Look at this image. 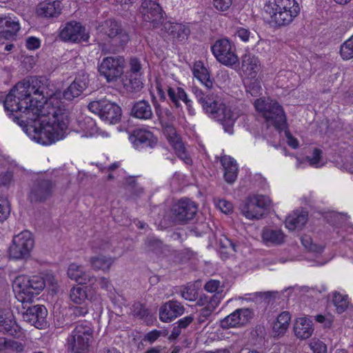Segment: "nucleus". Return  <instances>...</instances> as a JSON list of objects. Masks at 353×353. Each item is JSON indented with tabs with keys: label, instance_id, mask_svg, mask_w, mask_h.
<instances>
[{
	"label": "nucleus",
	"instance_id": "obj_10",
	"mask_svg": "<svg viewBox=\"0 0 353 353\" xmlns=\"http://www.w3.org/2000/svg\"><path fill=\"white\" fill-rule=\"evenodd\" d=\"M34 245L32 234L23 230L14 235L8 248L9 257L13 260H26L30 256V252Z\"/></svg>",
	"mask_w": 353,
	"mask_h": 353
},
{
	"label": "nucleus",
	"instance_id": "obj_42",
	"mask_svg": "<svg viewBox=\"0 0 353 353\" xmlns=\"http://www.w3.org/2000/svg\"><path fill=\"white\" fill-rule=\"evenodd\" d=\"M340 53L344 60L353 58V35L341 45Z\"/></svg>",
	"mask_w": 353,
	"mask_h": 353
},
{
	"label": "nucleus",
	"instance_id": "obj_56",
	"mask_svg": "<svg viewBox=\"0 0 353 353\" xmlns=\"http://www.w3.org/2000/svg\"><path fill=\"white\" fill-rule=\"evenodd\" d=\"M42 274V277L44 281V288L48 285L52 287V289L54 290L57 288V281L54 276L52 274Z\"/></svg>",
	"mask_w": 353,
	"mask_h": 353
},
{
	"label": "nucleus",
	"instance_id": "obj_32",
	"mask_svg": "<svg viewBox=\"0 0 353 353\" xmlns=\"http://www.w3.org/2000/svg\"><path fill=\"white\" fill-rule=\"evenodd\" d=\"M130 114L140 119L147 120L152 119V111L150 104L145 100L136 102L131 109Z\"/></svg>",
	"mask_w": 353,
	"mask_h": 353
},
{
	"label": "nucleus",
	"instance_id": "obj_55",
	"mask_svg": "<svg viewBox=\"0 0 353 353\" xmlns=\"http://www.w3.org/2000/svg\"><path fill=\"white\" fill-rule=\"evenodd\" d=\"M232 0H213L214 8L219 11L227 10L232 5Z\"/></svg>",
	"mask_w": 353,
	"mask_h": 353
},
{
	"label": "nucleus",
	"instance_id": "obj_27",
	"mask_svg": "<svg viewBox=\"0 0 353 353\" xmlns=\"http://www.w3.org/2000/svg\"><path fill=\"white\" fill-rule=\"evenodd\" d=\"M261 238L265 245L277 246L284 243L285 235L281 230L265 228L262 231Z\"/></svg>",
	"mask_w": 353,
	"mask_h": 353
},
{
	"label": "nucleus",
	"instance_id": "obj_36",
	"mask_svg": "<svg viewBox=\"0 0 353 353\" xmlns=\"http://www.w3.org/2000/svg\"><path fill=\"white\" fill-rule=\"evenodd\" d=\"M307 221V214L306 212L301 213L294 212L289 215L285 219V226L290 230L302 229Z\"/></svg>",
	"mask_w": 353,
	"mask_h": 353
},
{
	"label": "nucleus",
	"instance_id": "obj_17",
	"mask_svg": "<svg viewBox=\"0 0 353 353\" xmlns=\"http://www.w3.org/2000/svg\"><path fill=\"white\" fill-rule=\"evenodd\" d=\"M26 310L22 312V316L24 321L30 323L38 329H43L47 325L46 317L48 310L43 305H35L32 306H23Z\"/></svg>",
	"mask_w": 353,
	"mask_h": 353
},
{
	"label": "nucleus",
	"instance_id": "obj_58",
	"mask_svg": "<svg viewBox=\"0 0 353 353\" xmlns=\"http://www.w3.org/2000/svg\"><path fill=\"white\" fill-rule=\"evenodd\" d=\"M41 41L34 37H28L26 40V46L28 50H34L40 47Z\"/></svg>",
	"mask_w": 353,
	"mask_h": 353
},
{
	"label": "nucleus",
	"instance_id": "obj_31",
	"mask_svg": "<svg viewBox=\"0 0 353 353\" xmlns=\"http://www.w3.org/2000/svg\"><path fill=\"white\" fill-rule=\"evenodd\" d=\"M221 163L224 168V178L228 183H233L237 177L238 168L236 161L229 156L221 158Z\"/></svg>",
	"mask_w": 353,
	"mask_h": 353
},
{
	"label": "nucleus",
	"instance_id": "obj_44",
	"mask_svg": "<svg viewBox=\"0 0 353 353\" xmlns=\"http://www.w3.org/2000/svg\"><path fill=\"white\" fill-rule=\"evenodd\" d=\"M216 299V303H219L221 301V294L218 293H215L212 296H208L206 294H201L199 297V299L197 300L196 305L200 306H208V305H210L211 302H212V300H214Z\"/></svg>",
	"mask_w": 353,
	"mask_h": 353
},
{
	"label": "nucleus",
	"instance_id": "obj_41",
	"mask_svg": "<svg viewBox=\"0 0 353 353\" xmlns=\"http://www.w3.org/2000/svg\"><path fill=\"white\" fill-rule=\"evenodd\" d=\"M87 297L88 294L85 288L79 286H75L71 288L70 292V298L73 303L77 305H81L84 303Z\"/></svg>",
	"mask_w": 353,
	"mask_h": 353
},
{
	"label": "nucleus",
	"instance_id": "obj_57",
	"mask_svg": "<svg viewBox=\"0 0 353 353\" xmlns=\"http://www.w3.org/2000/svg\"><path fill=\"white\" fill-rule=\"evenodd\" d=\"M220 248L228 250V251L236 252V244L230 239L224 237L220 240Z\"/></svg>",
	"mask_w": 353,
	"mask_h": 353
},
{
	"label": "nucleus",
	"instance_id": "obj_23",
	"mask_svg": "<svg viewBox=\"0 0 353 353\" xmlns=\"http://www.w3.org/2000/svg\"><path fill=\"white\" fill-rule=\"evenodd\" d=\"M89 84L88 75L83 74L77 77L70 85L62 93L63 98L67 101H72L79 97L88 88Z\"/></svg>",
	"mask_w": 353,
	"mask_h": 353
},
{
	"label": "nucleus",
	"instance_id": "obj_3",
	"mask_svg": "<svg viewBox=\"0 0 353 353\" xmlns=\"http://www.w3.org/2000/svg\"><path fill=\"white\" fill-rule=\"evenodd\" d=\"M192 91L203 111L212 119L220 121L226 132L232 134L234 123L237 118L236 114L221 102L218 96L211 94L208 91L204 92L196 85L192 87Z\"/></svg>",
	"mask_w": 353,
	"mask_h": 353
},
{
	"label": "nucleus",
	"instance_id": "obj_4",
	"mask_svg": "<svg viewBox=\"0 0 353 353\" xmlns=\"http://www.w3.org/2000/svg\"><path fill=\"white\" fill-rule=\"evenodd\" d=\"M99 34L105 37L99 46L103 54H116L124 50L130 41V35L120 21L113 19L101 22L97 28Z\"/></svg>",
	"mask_w": 353,
	"mask_h": 353
},
{
	"label": "nucleus",
	"instance_id": "obj_47",
	"mask_svg": "<svg viewBox=\"0 0 353 353\" xmlns=\"http://www.w3.org/2000/svg\"><path fill=\"white\" fill-rule=\"evenodd\" d=\"M82 130L86 132L92 134L96 131V123L90 117H85L81 121Z\"/></svg>",
	"mask_w": 353,
	"mask_h": 353
},
{
	"label": "nucleus",
	"instance_id": "obj_28",
	"mask_svg": "<svg viewBox=\"0 0 353 353\" xmlns=\"http://www.w3.org/2000/svg\"><path fill=\"white\" fill-rule=\"evenodd\" d=\"M0 332L19 338L22 334L20 326L12 319L4 316L0 310Z\"/></svg>",
	"mask_w": 353,
	"mask_h": 353
},
{
	"label": "nucleus",
	"instance_id": "obj_16",
	"mask_svg": "<svg viewBox=\"0 0 353 353\" xmlns=\"http://www.w3.org/2000/svg\"><path fill=\"white\" fill-rule=\"evenodd\" d=\"M217 61L226 66H232L239 63L234 46L227 39L217 40L211 47Z\"/></svg>",
	"mask_w": 353,
	"mask_h": 353
},
{
	"label": "nucleus",
	"instance_id": "obj_12",
	"mask_svg": "<svg viewBox=\"0 0 353 353\" xmlns=\"http://www.w3.org/2000/svg\"><path fill=\"white\" fill-rule=\"evenodd\" d=\"M88 109L98 114L105 122L113 124L119 122L121 117V109L115 103H112L106 99L91 101Z\"/></svg>",
	"mask_w": 353,
	"mask_h": 353
},
{
	"label": "nucleus",
	"instance_id": "obj_35",
	"mask_svg": "<svg viewBox=\"0 0 353 353\" xmlns=\"http://www.w3.org/2000/svg\"><path fill=\"white\" fill-rule=\"evenodd\" d=\"M290 320L291 315L289 312L285 311L281 312L273 324L272 330L274 336H283L289 327Z\"/></svg>",
	"mask_w": 353,
	"mask_h": 353
},
{
	"label": "nucleus",
	"instance_id": "obj_13",
	"mask_svg": "<svg viewBox=\"0 0 353 353\" xmlns=\"http://www.w3.org/2000/svg\"><path fill=\"white\" fill-rule=\"evenodd\" d=\"M197 212L198 205L190 199L183 198L172 205L171 217L176 223L186 224L195 218Z\"/></svg>",
	"mask_w": 353,
	"mask_h": 353
},
{
	"label": "nucleus",
	"instance_id": "obj_29",
	"mask_svg": "<svg viewBox=\"0 0 353 353\" xmlns=\"http://www.w3.org/2000/svg\"><path fill=\"white\" fill-rule=\"evenodd\" d=\"M61 2L59 1L42 2L37 6V14L41 17H56L61 13Z\"/></svg>",
	"mask_w": 353,
	"mask_h": 353
},
{
	"label": "nucleus",
	"instance_id": "obj_24",
	"mask_svg": "<svg viewBox=\"0 0 353 353\" xmlns=\"http://www.w3.org/2000/svg\"><path fill=\"white\" fill-rule=\"evenodd\" d=\"M184 312L185 307L179 301L170 300L161 306L159 318L161 321L168 323L181 316Z\"/></svg>",
	"mask_w": 353,
	"mask_h": 353
},
{
	"label": "nucleus",
	"instance_id": "obj_40",
	"mask_svg": "<svg viewBox=\"0 0 353 353\" xmlns=\"http://www.w3.org/2000/svg\"><path fill=\"white\" fill-rule=\"evenodd\" d=\"M145 250L146 252L160 254L163 252V242L155 237H148L145 241Z\"/></svg>",
	"mask_w": 353,
	"mask_h": 353
},
{
	"label": "nucleus",
	"instance_id": "obj_2",
	"mask_svg": "<svg viewBox=\"0 0 353 353\" xmlns=\"http://www.w3.org/2000/svg\"><path fill=\"white\" fill-rule=\"evenodd\" d=\"M48 79L45 77H31L18 82L6 95L3 107L8 114L19 125L25 121L21 119H35L42 106L40 99L33 95L42 97L41 99L53 97L52 92H49Z\"/></svg>",
	"mask_w": 353,
	"mask_h": 353
},
{
	"label": "nucleus",
	"instance_id": "obj_54",
	"mask_svg": "<svg viewBox=\"0 0 353 353\" xmlns=\"http://www.w3.org/2000/svg\"><path fill=\"white\" fill-rule=\"evenodd\" d=\"M321 150L315 148L312 152V157H307L308 161L310 162V164L311 165L318 167L321 160Z\"/></svg>",
	"mask_w": 353,
	"mask_h": 353
},
{
	"label": "nucleus",
	"instance_id": "obj_60",
	"mask_svg": "<svg viewBox=\"0 0 353 353\" xmlns=\"http://www.w3.org/2000/svg\"><path fill=\"white\" fill-rule=\"evenodd\" d=\"M168 95L171 100V101L174 103L176 108H179L181 106L179 103V98H178V91L176 92L175 90L169 87L168 89Z\"/></svg>",
	"mask_w": 353,
	"mask_h": 353
},
{
	"label": "nucleus",
	"instance_id": "obj_25",
	"mask_svg": "<svg viewBox=\"0 0 353 353\" xmlns=\"http://www.w3.org/2000/svg\"><path fill=\"white\" fill-rule=\"evenodd\" d=\"M19 30L20 26L18 21L10 17H0V37L14 40Z\"/></svg>",
	"mask_w": 353,
	"mask_h": 353
},
{
	"label": "nucleus",
	"instance_id": "obj_45",
	"mask_svg": "<svg viewBox=\"0 0 353 353\" xmlns=\"http://www.w3.org/2000/svg\"><path fill=\"white\" fill-rule=\"evenodd\" d=\"M180 294L184 299L190 301H195L197 298L196 292L191 286H182Z\"/></svg>",
	"mask_w": 353,
	"mask_h": 353
},
{
	"label": "nucleus",
	"instance_id": "obj_33",
	"mask_svg": "<svg viewBox=\"0 0 353 353\" xmlns=\"http://www.w3.org/2000/svg\"><path fill=\"white\" fill-rule=\"evenodd\" d=\"M194 76L205 85L207 90L213 86V81L210 79L208 69L203 65L201 61H197L193 67Z\"/></svg>",
	"mask_w": 353,
	"mask_h": 353
},
{
	"label": "nucleus",
	"instance_id": "obj_53",
	"mask_svg": "<svg viewBox=\"0 0 353 353\" xmlns=\"http://www.w3.org/2000/svg\"><path fill=\"white\" fill-rule=\"evenodd\" d=\"M6 350L14 352L16 353H20L23 351L24 345L20 342L13 340H8Z\"/></svg>",
	"mask_w": 353,
	"mask_h": 353
},
{
	"label": "nucleus",
	"instance_id": "obj_15",
	"mask_svg": "<svg viewBox=\"0 0 353 353\" xmlns=\"http://www.w3.org/2000/svg\"><path fill=\"white\" fill-rule=\"evenodd\" d=\"M125 65L122 56L107 57L103 59L99 65V72L108 83L115 82L121 77Z\"/></svg>",
	"mask_w": 353,
	"mask_h": 353
},
{
	"label": "nucleus",
	"instance_id": "obj_34",
	"mask_svg": "<svg viewBox=\"0 0 353 353\" xmlns=\"http://www.w3.org/2000/svg\"><path fill=\"white\" fill-rule=\"evenodd\" d=\"M89 262L94 270H102L106 272L110 270V267L114 263V258L99 254L90 257Z\"/></svg>",
	"mask_w": 353,
	"mask_h": 353
},
{
	"label": "nucleus",
	"instance_id": "obj_50",
	"mask_svg": "<svg viewBox=\"0 0 353 353\" xmlns=\"http://www.w3.org/2000/svg\"><path fill=\"white\" fill-rule=\"evenodd\" d=\"M216 301L215 299L214 300H212V302H211L210 305H208V306H205L204 307L201 308L199 311V315L204 319L209 317L219 304L216 303Z\"/></svg>",
	"mask_w": 353,
	"mask_h": 353
},
{
	"label": "nucleus",
	"instance_id": "obj_59",
	"mask_svg": "<svg viewBox=\"0 0 353 353\" xmlns=\"http://www.w3.org/2000/svg\"><path fill=\"white\" fill-rule=\"evenodd\" d=\"M217 206L225 214H229L230 212H232L233 205L232 203L226 200H219L217 203Z\"/></svg>",
	"mask_w": 353,
	"mask_h": 353
},
{
	"label": "nucleus",
	"instance_id": "obj_48",
	"mask_svg": "<svg viewBox=\"0 0 353 353\" xmlns=\"http://www.w3.org/2000/svg\"><path fill=\"white\" fill-rule=\"evenodd\" d=\"M131 310L134 316L140 319L148 315V310L139 302L134 303L132 306Z\"/></svg>",
	"mask_w": 353,
	"mask_h": 353
},
{
	"label": "nucleus",
	"instance_id": "obj_6",
	"mask_svg": "<svg viewBox=\"0 0 353 353\" xmlns=\"http://www.w3.org/2000/svg\"><path fill=\"white\" fill-rule=\"evenodd\" d=\"M94 339V329L90 322L78 323L67 339V347L72 353H89Z\"/></svg>",
	"mask_w": 353,
	"mask_h": 353
},
{
	"label": "nucleus",
	"instance_id": "obj_39",
	"mask_svg": "<svg viewBox=\"0 0 353 353\" xmlns=\"http://www.w3.org/2000/svg\"><path fill=\"white\" fill-rule=\"evenodd\" d=\"M171 143L177 156L186 163H190L191 162V159L187 154L185 148L181 140L177 137H173L171 139Z\"/></svg>",
	"mask_w": 353,
	"mask_h": 353
},
{
	"label": "nucleus",
	"instance_id": "obj_19",
	"mask_svg": "<svg viewBox=\"0 0 353 353\" xmlns=\"http://www.w3.org/2000/svg\"><path fill=\"white\" fill-rule=\"evenodd\" d=\"M253 312L250 308H239L221 321V326L228 329L248 323L252 318Z\"/></svg>",
	"mask_w": 353,
	"mask_h": 353
},
{
	"label": "nucleus",
	"instance_id": "obj_18",
	"mask_svg": "<svg viewBox=\"0 0 353 353\" xmlns=\"http://www.w3.org/2000/svg\"><path fill=\"white\" fill-rule=\"evenodd\" d=\"M140 12L145 21L152 24L153 28H157L163 23V11L159 3L152 0H143L140 7Z\"/></svg>",
	"mask_w": 353,
	"mask_h": 353
},
{
	"label": "nucleus",
	"instance_id": "obj_26",
	"mask_svg": "<svg viewBox=\"0 0 353 353\" xmlns=\"http://www.w3.org/2000/svg\"><path fill=\"white\" fill-rule=\"evenodd\" d=\"M165 32L177 41H183L188 39L190 34V29L181 23L166 21L163 23V28Z\"/></svg>",
	"mask_w": 353,
	"mask_h": 353
},
{
	"label": "nucleus",
	"instance_id": "obj_38",
	"mask_svg": "<svg viewBox=\"0 0 353 353\" xmlns=\"http://www.w3.org/2000/svg\"><path fill=\"white\" fill-rule=\"evenodd\" d=\"M332 303L336 307V312L339 314L344 312L348 305V297L347 295H343L339 292H333Z\"/></svg>",
	"mask_w": 353,
	"mask_h": 353
},
{
	"label": "nucleus",
	"instance_id": "obj_64",
	"mask_svg": "<svg viewBox=\"0 0 353 353\" xmlns=\"http://www.w3.org/2000/svg\"><path fill=\"white\" fill-rule=\"evenodd\" d=\"M312 349L314 353H327V347L323 342L314 343Z\"/></svg>",
	"mask_w": 353,
	"mask_h": 353
},
{
	"label": "nucleus",
	"instance_id": "obj_9",
	"mask_svg": "<svg viewBox=\"0 0 353 353\" xmlns=\"http://www.w3.org/2000/svg\"><path fill=\"white\" fill-rule=\"evenodd\" d=\"M56 183L46 176L33 177L30 185L28 199L31 203H41L50 199L54 192Z\"/></svg>",
	"mask_w": 353,
	"mask_h": 353
},
{
	"label": "nucleus",
	"instance_id": "obj_30",
	"mask_svg": "<svg viewBox=\"0 0 353 353\" xmlns=\"http://www.w3.org/2000/svg\"><path fill=\"white\" fill-rule=\"evenodd\" d=\"M294 331L295 335L299 339L310 338L314 331L312 321L305 317L297 319L294 325Z\"/></svg>",
	"mask_w": 353,
	"mask_h": 353
},
{
	"label": "nucleus",
	"instance_id": "obj_11",
	"mask_svg": "<svg viewBox=\"0 0 353 353\" xmlns=\"http://www.w3.org/2000/svg\"><path fill=\"white\" fill-rule=\"evenodd\" d=\"M143 68L141 60L137 57H131L129 60L128 69L121 77L124 88L130 92H137L143 87Z\"/></svg>",
	"mask_w": 353,
	"mask_h": 353
},
{
	"label": "nucleus",
	"instance_id": "obj_61",
	"mask_svg": "<svg viewBox=\"0 0 353 353\" xmlns=\"http://www.w3.org/2000/svg\"><path fill=\"white\" fill-rule=\"evenodd\" d=\"M194 316L192 315L185 316L178 321L177 325L183 330L186 329L190 324L194 321Z\"/></svg>",
	"mask_w": 353,
	"mask_h": 353
},
{
	"label": "nucleus",
	"instance_id": "obj_7",
	"mask_svg": "<svg viewBox=\"0 0 353 353\" xmlns=\"http://www.w3.org/2000/svg\"><path fill=\"white\" fill-rule=\"evenodd\" d=\"M256 110L265 119L268 127L272 125L278 131L286 128V117L283 108L275 101L260 98L254 102Z\"/></svg>",
	"mask_w": 353,
	"mask_h": 353
},
{
	"label": "nucleus",
	"instance_id": "obj_63",
	"mask_svg": "<svg viewBox=\"0 0 353 353\" xmlns=\"http://www.w3.org/2000/svg\"><path fill=\"white\" fill-rule=\"evenodd\" d=\"M236 35H237L243 41H248L250 38V32L248 29L240 28L236 30Z\"/></svg>",
	"mask_w": 353,
	"mask_h": 353
},
{
	"label": "nucleus",
	"instance_id": "obj_62",
	"mask_svg": "<svg viewBox=\"0 0 353 353\" xmlns=\"http://www.w3.org/2000/svg\"><path fill=\"white\" fill-rule=\"evenodd\" d=\"M161 335V331L154 330L148 332L144 337V340L149 341L150 343L154 342Z\"/></svg>",
	"mask_w": 353,
	"mask_h": 353
},
{
	"label": "nucleus",
	"instance_id": "obj_20",
	"mask_svg": "<svg viewBox=\"0 0 353 353\" xmlns=\"http://www.w3.org/2000/svg\"><path fill=\"white\" fill-rule=\"evenodd\" d=\"M67 274L70 279L79 285L89 284L91 288H95L97 278L90 272H87L82 265H78L75 263L70 264L67 270Z\"/></svg>",
	"mask_w": 353,
	"mask_h": 353
},
{
	"label": "nucleus",
	"instance_id": "obj_14",
	"mask_svg": "<svg viewBox=\"0 0 353 353\" xmlns=\"http://www.w3.org/2000/svg\"><path fill=\"white\" fill-rule=\"evenodd\" d=\"M270 203L269 198L264 195H252L240 205V210L247 219H259L263 216Z\"/></svg>",
	"mask_w": 353,
	"mask_h": 353
},
{
	"label": "nucleus",
	"instance_id": "obj_5",
	"mask_svg": "<svg viewBox=\"0 0 353 353\" xmlns=\"http://www.w3.org/2000/svg\"><path fill=\"white\" fill-rule=\"evenodd\" d=\"M263 9L276 27L288 26L301 10L296 0H268Z\"/></svg>",
	"mask_w": 353,
	"mask_h": 353
},
{
	"label": "nucleus",
	"instance_id": "obj_49",
	"mask_svg": "<svg viewBox=\"0 0 353 353\" xmlns=\"http://www.w3.org/2000/svg\"><path fill=\"white\" fill-rule=\"evenodd\" d=\"M10 213V208L8 201L4 199H0V222L7 219Z\"/></svg>",
	"mask_w": 353,
	"mask_h": 353
},
{
	"label": "nucleus",
	"instance_id": "obj_52",
	"mask_svg": "<svg viewBox=\"0 0 353 353\" xmlns=\"http://www.w3.org/2000/svg\"><path fill=\"white\" fill-rule=\"evenodd\" d=\"M220 288L221 282L219 280L214 279H211L208 281L204 285V289L208 292H219L221 295V293L219 291V289Z\"/></svg>",
	"mask_w": 353,
	"mask_h": 353
},
{
	"label": "nucleus",
	"instance_id": "obj_22",
	"mask_svg": "<svg viewBox=\"0 0 353 353\" xmlns=\"http://www.w3.org/2000/svg\"><path fill=\"white\" fill-rule=\"evenodd\" d=\"M60 38L64 41L78 42L87 41L88 36L85 34V28L80 23L72 21L68 22L61 30Z\"/></svg>",
	"mask_w": 353,
	"mask_h": 353
},
{
	"label": "nucleus",
	"instance_id": "obj_1",
	"mask_svg": "<svg viewBox=\"0 0 353 353\" xmlns=\"http://www.w3.org/2000/svg\"><path fill=\"white\" fill-rule=\"evenodd\" d=\"M41 107L35 119L27 120L32 123H20V126L32 140L47 145L65 137L70 122L69 112L55 97H50Z\"/></svg>",
	"mask_w": 353,
	"mask_h": 353
},
{
	"label": "nucleus",
	"instance_id": "obj_46",
	"mask_svg": "<svg viewBox=\"0 0 353 353\" xmlns=\"http://www.w3.org/2000/svg\"><path fill=\"white\" fill-rule=\"evenodd\" d=\"M262 88L260 85V82L254 79L247 86H246V92L247 93L250 94L252 97H257L261 94Z\"/></svg>",
	"mask_w": 353,
	"mask_h": 353
},
{
	"label": "nucleus",
	"instance_id": "obj_51",
	"mask_svg": "<svg viewBox=\"0 0 353 353\" xmlns=\"http://www.w3.org/2000/svg\"><path fill=\"white\" fill-rule=\"evenodd\" d=\"M72 314L76 317L84 316L88 313V307L86 304L82 303L70 307Z\"/></svg>",
	"mask_w": 353,
	"mask_h": 353
},
{
	"label": "nucleus",
	"instance_id": "obj_8",
	"mask_svg": "<svg viewBox=\"0 0 353 353\" xmlns=\"http://www.w3.org/2000/svg\"><path fill=\"white\" fill-rule=\"evenodd\" d=\"M14 283L19 289L17 299L23 304L31 303L34 296L39 294L44 289L42 274L20 275L15 279Z\"/></svg>",
	"mask_w": 353,
	"mask_h": 353
},
{
	"label": "nucleus",
	"instance_id": "obj_43",
	"mask_svg": "<svg viewBox=\"0 0 353 353\" xmlns=\"http://www.w3.org/2000/svg\"><path fill=\"white\" fill-rule=\"evenodd\" d=\"M125 189L135 196H139L143 192V188L138 185L134 177H130L127 179Z\"/></svg>",
	"mask_w": 353,
	"mask_h": 353
},
{
	"label": "nucleus",
	"instance_id": "obj_21",
	"mask_svg": "<svg viewBox=\"0 0 353 353\" xmlns=\"http://www.w3.org/2000/svg\"><path fill=\"white\" fill-rule=\"evenodd\" d=\"M129 140L137 150L153 148L157 143V139L152 132L142 129L134 130L129 136Z\"/></svg>",
	"mask_w": 353,
	"mask_h": 353
},
{
	"label": "nucleus",
	"instance_id": "obj_37",
	"mask_svg": "<svg viewBox=\"0 0 353 353\" xmlns=\"http://www.w3.org/2000/svg\"><path fill=\"white\" fill-rule=\"evenodd\" d=\"M242 70L245 74L255 77L259 70V59L251 54H245L242 57Z\"/></svg>",
	"mask_w": 353,
	"mask_h": 353
}]
</instances>
